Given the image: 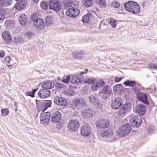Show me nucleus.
I'll return each mask as SVG.
<instances>
[{
	"label": "nucleus",
	"mask_w": 157,
	"mask_h": 157,
	"mask_svg": "<svg viewBox=\"0 0 157 157\" xmlns=\"http://www.w3.org/2000/svg\"><path fill=\"white\" fill-rule=\"evenodd\" d=\"M124 6L125 10L133 14L139 13L140 11V8L138 3L132 1H129L125 3Z\"/></svg>",
	"instance_id": "nucleus-1"
},
{
	"label": "nucleus",
	"mask_w": 157,
	"mask_h": 157,
	"mask_svg": "<svg viewBox=\"0 0 157 157\" xmlns=\"http://www.w3.org/2000/svg\"><path fill=\"white\" fill-rule=\"evenodd\" d=\"M132 130L131 127L128 124H126L121 126L117 130V134L120 137H123L128 135Z\"/></svg>",
	"instance_id": "nucleus-2"
},
{
	"label": "nucleus",
	"mask_w": 157,
	"mask_h": 157,
	"mask_svg": "<svg viewBox=\"0 0 157 157\" xmlns=\"http://www.w3.org/2000/svg\"><path fill=\"white\" fill-rule=\"evenodd\" d=\"M127 121L132 127H138L142 123L141 117L140 116L129 117H127Z\"/></svg>",
	"instance_id": "nucleus-3"
},
{
	"label": "nucleus",
	"mask_w": 157,
	"mask_h": 157,
	"mask_svg": "<svg viewBox=\"0 0 157 157\" xmlns=\"http://www.w3.org/2000/svg\"><path fill=\"white\" fill-rule=\"evenodd\" d=\"M49 8L56 12L59 11L61 9V5L59 0H49Z\"/></svg>",
	"instance_id": "nucleus-4"
},
{
	"label": "nucleus",
	"mask_w": 157,
	"mask_h": 157,
	"mask_svg": "<svg viewBox=\"0 0 157 157\" xmlns=\"http://www.w3.org/2000/svg\"><path fill=\"white\" fill-rule=\"evenodd\" d=\"M80 126V124L76 120H70L67 124V128L69 131L72 132L77 131Z\"/></svg>",
	"instance_id": "nucleus-5"
},
{
	"label": "nucleus",
	"mask_w": 157,
	"mask_h": 157,
	"mask_svg": "<svg viewBox=\"0 0 157 157\" xmlns=\"http://www.w3.org/2000/svg\"><path fill=\"white\" fill-rule=\"evenodd\" d=\"M122 104V100L120 98L116 97L112 100L110 106L113 109H117L121 107Z\"/></svg>",
	"instance_id": "nucleus-6"
},
{
	"label": "nucleus",
	"mask_w": 157,
	"mask_h": 157,
	"mask_svg": "<svg viewBox=\"0 0 157 157\" xmlns=\"http://www.w3.org/2000/svg\"><path fill=\"white\" fill-rule=\"evenodd\" d=\"M92 84L91 86V89L94 91H96L102 88L105 85V82L102 79L97 81L96 79H94V81Z\"/></svg>",
	"instance_id": "nucleus-7"
},
{
	"label": "nucleus",
	"mask_w": 157,
	"mask_h": 157,
	"mask_svg": "<svg viewBox=\"0 0 157 157\" xmlns=\"http://www.w3.org/2000/svg\"><path fill=\"white\" fill-rule=\"evenodd\" d=\"M79 13V10L73 6L67 10L66 12V14L68 17H75L77 16Z\"/></svg>",
	"instance_id": "nucleus-8"
},
{
	"label": "nucleus",
	"mask_w": 157,
	"mask_h": 157,
	"mask_svg": "<svg viewBox=\"0 0 157 157\" xmlns=\"http://www.w3.org/2000/svg\"><path fill=\"white\" fill-rule=\"evenodd\" d=\"M96 126L99 128H107L110 126V123L106 119H100L96 121Z\"/></svg>",
	"instance_id": "nucleus-9"
},
{
	"label": "nucleus",
	"mask_w": 157,
	"mask_h": 157,
	"mask_svg": "<svg viewBox=\"0 0 157 157\" xmlns=\"http://www.w3.org/2000/svg\"><path fill=\"white\" fill-rule=\"evenodd\" d=\"M88 69H86L84 71H82L79 76L72 75L71 77V82L72 83L77 84L81 82V77L82 74H85L87 73Z\"/></svg>",
	"instance_id": "nucleus-10"
},
{
	"label": "nucleus",
	"mask_w": 157,
	"mask_h": 157,
	"mask_svg": "<svg viewBox=\"0 0 157 157\" xmlns=\"http://www.w3.org/2000/svg\"><path fill=\"white\" fill-rule=\"evenodd\" d=\"M54 102L61 106H65L68 105V103L67 100L63 97H56L54 99Z\"/></svg>",
	"instance_id": "nucleus-11"
},
{
	"label": "nucleus",
	"mask_w": 157,
	"mask_h": 157,
	"mask_svg": "<svg viewBox=\"0 0 157 157\" xmlns=\"http://www.w3.org/2000/svg\"><path fill=\"white\" fill-rule=\"evenodd\" d=\"M50 115V113L48 112L42 114L40 117V123L44 125L47 124L49 121Z\"/></svg>",
	"instance_id": "nucleus-12"
},
{
	"label": "nucleus",
	"mask_w": 157,
	"mask_h": 157,
	"mask_svg": "<svg viewBox=\"0 0 157 157\" xmlns=\"http://www.w3.org/2000/svg\"><path fill=\"white\" fill-rule=\"evenodd\" d=\"M33 25L38 30L44 29V21L43 19L40 18L35 19Z\"/></svg>",
	"instance_id": "nucleus-13"
},
{
	"label": "nucleus",
	"mask_w": 157,
	"mask_h": 157,
	"mask_svg": "<svg viewBox=\"0 0 157 157\" xmlns=\"http://www.w3.org/2000/svg\"><path fill=\"white\" fill-rule=\"evenodd\" d=\"M96 115L95 111L90 109H83L82 112V115L83 117L89 118L92 117Z\"/></svg>",
	"instance_id": "nucleus-14"
},
{
	"label": "nucleus",
	"mask_w": 157,
	"mask_h": 157,
	"mask_svg": "<svg viewBox=\"0 0 157 157\" xmlns=\"http://www.w3.org/2000/svg\"><path fill=\"white\" fill-rule=\"evenodd\" d=\"M81 135L85 137L89 136L91 132V129L88 124L82 126L80 129Z\"/></svg>",
	"instance_id": "nucleus-15"
},
{
	"label": "nucleus",
	"mask_w": 157,
	"mask_h": 157,
	"mask_svg": "<svg viewBox=\"0 0 157 157\" xmlns=\"http://www.w3.org/2000/svg\"><path fill=\"white\" fill-rule=\"evenodd\" d=\"M51 121L52 123L59 122L61 119L62 116L61 113L58 111L53 113L51 115Z\"/></svg>",
	"instance_id": "nucleus-16"
},
{
	"label": "nucleus",
	"mask_w": 157,
	"mask_h": 157,
	"mask_svg": "<svg viewBox=\"0 0 157 157\" xmlns=\"http://www.w3.org/2000/svg\"><path fill=\"white\" fill-rule=\"evenodd\" d=\"M113 132L112 128H109L108 129L103 131L100 133V135L102 137L107 138L113 137Z\"/></svg>",
	"instance_id": "nucleus-17"
},
{
	"label": "nucleus",
	"mask_w": 157,
	"mask_h": 157,
	"mask_svg": "<svg viewBox=\"0 0 157 157\" xmlns=\"http://www.w3.org/2000/svg\"><path fill=\"white\" fill-rule=\"evenodd\" d=\"M2 36L4 40L7 44H9L12 42V36L9 31H4L2 33Z\"/></svg>",
	"instance_id": "nucleus-18"
},
{
	"label": "nucleus",
	"mask_w": 157,
	"mask_h": 157,
	"mask_svg": "<svg viewBox=\"0 0 157 157\" xmlns=\"http://www.w3.org/2000/svg\"><path fill=\"white\" fill-rule=\"evenodd\" d=\"M27 5V2L26 1L21 0L15 4L14 7L17 10H21L25 8Z\"/></svg>",
	"instance_id": "nucleus-19"
},
{
	"label": "nucleus",
	"mask_w": 157,
	"mask_h": 157,
	"mask_svg": "<svg viewBox=\"0 0 157 157\" xmlns=\"http://www.w3.org/2000/svg\"><path fill=\"white\" fill-rule=\"evenodd\" d=\"M90 102L95 106H101V104L98 99L95 95H92L89 97Z\"/></svg>",
	"instance_id": "nucleus-20"
},
{
	"label": "nucleus",
	"mask_w": 157,
	"mask_h": 157,
	"mask_svg": "<svg viewBox=\"0 0 157 157\" xmlns=\"http://www.w3.org/2000/svg\"><path fill=\"white\" fill-rule=\"evenodd\" d=\"M36 104V108L37 111L39 112H43L46 110L44 106V103L41 101L36 99L35 100Z\"/></svg>",
	"instance_id": "nucleus-21"
},
{
	"label": "nucleus",
	"mask_w": 157,
	"mask_h": 157,
	"mask_svg": "<svg viewBox=\"0 0 157 157\" xmlns=\"http://www.w3.org/2000/svg\"><path fill=\"white\" fill-rule=\"evenodd\" d=\"M50 94V92L46 89L40 90L38 92V96L41 98H45L48 97Z\"/></svg>",
	"instance_id": "nucleus-22"
},
{
	"label": "nucleus",
	"mask_w": 157,
	"mask_h": 157,
	"mask_svg": "<svg viewBox=\"0 0 157 157\" xmlns=\"http://www.w3.org/2000/svg\"><path fill=\"white\" fill-rule=\"evenodd\" d=\"M146 111V108L141 104H139L136 108V111L138 114L143 115L145 113Z\"/></svg>",
	"instance_id": "nucleus-23"
},
{
	"label": "nucleus",
	"mask_w": 157,
	"mask_h": 157,
	"mask_svg": "<svg viewBox=\"0 0 157 157\" xmlns=\"http://www.w3.org/2000/svg\"><path fill=\"white\" fill-rule=\"evenodd\" d=\"M138 99L143 102L144 103L146 104H149L148 101L147 100V97L145 94L141 93H140L139 94L138 96Z\"/></svg>",
	"instance_id": "nucleus-24"
},
{
	"label": "nucleus",
	"mask_w": 157,
	"mask_h": 157,
	"mask_svg": "<svg viewBox=\"0 0 157 157\" xmlns=\"http://www.w3.org/2000/svg\"><path fill=\"white\" fill-rule=\"evenodd\" d=\"M54 86V84L51 81H45L44 82L42 85V87L44 89H50Z\"/></svg>",
	"instance_id": "nucleus-25"
},
{
	"label": "nucleus",
	"mask_w": 157,
	"mask_h": 157,
	"mask_svg": "<svg viewBox=\"0 0 157 157\" xmlns=\"http://www.w3.org/2000/svg\"><path fill=\"white\" fill-rule=\"evenodd\" d=\"M19 21L20 24L23 26L25 25L27 18L26 16L24 14H21L19 17Z\"/></svg>",
	"instance_id": "nucleus-26"
},
{
	"label": "nucleus",
	"mask_w": 157,
	"mask_h": 157,
	"mask_svg": "<svg viewBox=\"0 0 157 157\" xmlns=\"http://www.w3.org/2000/svg\"><path fill=\"white\" fill-rule=\"evenodd\" d=\"M73 105L76 108H78L83 107L85 105V103L80 100L75 99L74 100Z\"/></svg>",
	"instance_id": "nucleus-27"
},
{
	"label": "nucleus",
	"mask_w": 157,
	"mask_h": 157,
	"mask_svg": "<svg viewBox=\"0 0 157 157\" xmlns=\"http://www.w3.org/2000/svg\"><path fill=\"white\" fill-rule=\"evenodd\" d=\"M74 4L71 0H66L63 2V7L65 9L68 7L71 8L73 6Z\"/></svg>",
	"instance_id": "nucleus-28"
},
{
	"label": "nucleus",
	"mask_w": 157,
	"mask_h": 157,
	"mask_svg": "<svg viewBox=\"0 0 157 157\" xmlns=\"http://www.w3.org/2000/svg\"><path fill=\"white\" fill-rule=\"evenodd\" d=\"M94 79L93 78H89L85 77L83 78L82 75L81 77V82H83L85 83H87L90 84H92L93 82H94Z\"/></svg>",
	"instance_id": "nucleus-29"
},
{
	"label": "nucleus",
	"mask_w": 157,
	"mask_h": 157,
	"mask_svg": "<svg viewBox=\"0 0 157 157\" xmlns=\"http://www.w3.org/2000/svg\"><path fill=\"white\" fill-rule=\"evenodd\" d=\"M102 92L106 94H110L112 93V91L108 85H106L102 89Z\"/></svg>",
	"instance_id": "nucleus-30"
},
{
	"label": "nucleus",
	"mask_w": 157,
	"mask_h": 157,
	"mask_svg": "<svg viewBox=\"0 0 157 157\" xmlns=\"http://www.w3.org/2000/svg\"><path fill=\"white\" fill-rule=\"evenodd\" d=\"M107 21H108V23L113 28H115L117 25V21L116 20H114L112 18H108L107 19Z\"/></svg>",
	"instance_id": "nucleus-31"
},
{
	"label": "nucleus",
	"mask_w": 157,
	"mask_h": 157,
	"mask_svg": "<svg viewBox=\"0 0 157 157\" xmlns=\"http://www.w3.org/2000/svg\"><path fill=\"white\" fill-rule=\"evenodd\" d=\"M82 2L84 6L88 7L92 6L93 0H82Z\"/></svg>",
	"instance_id": "nucleus-32"
},
{
	"label": "nucleus",
	"mask_w": 157,
	"mask_h": 157,
	"mask_svg": "<svg viewBox=\"0 0 157 157\" xmlns=\"http://www.w3.org/2000/svg\"><path fill=\"white\" fill-rule=\"evenodd\" d=\"M40 6L43 10H48V4L46 1H43L40 2Z\"/></svg>",
	"instance_id": "nucleus-33"
},
{
	"label": "nucleus",
	"mask_w": 157,
	"mask_h": 157,
	"mask_svg": "<svg viewBox=\"0 0 157 157\" xmlns=\"http://www.w3.org/2000/svg\"><path fill=\"white\" fill-rule=\"evenodd\" d=\"M38 89H34L32 90V91H28L25 93V94L26 96H29L32 98L35 97V93L37 91Z\"/></svg>",
	"instance_id": "nucleus-34"
},
{
	"label": "nucleus",
	"mask_w": 157,
	"mask_h": 157,
	"mask_svg": "<svg viewBox=\"0 0 157 157\" xmlns=\"http://www.w3.org/2000/svg\"><path fill=\"white\" fill-rule=\"evenodd\" d=\"M123 84L126 86L133 87L136 85V82L135 81H131L129 80H127L124 82Z\"/></svg>",
	"instance_id": "nucleus-35"
},
{
	"label": "nucleus",
	"mask_w": 157,
	"mask_h": 157,
	"mask_svg": "<svg viewBox=\"0 0 157 157\" xmlns=\"http://www.w3.org/2000/svg\"><path fill=\"white\" fill-rule=\"evenodd\" d=\"M53 22V18L51 16H48L46 17V23L47 25H52V24Z\"/></svg>",
	"instance_id": "nucleus-36"
},
{
	"label": "nucleus",
	"mask_w": 157,
	"mask_h": 157,
	"mask_svg": "<svg viewBox=\"0 0 157 157\" xmlns=\"http://www.w3.org/2000/svg\"><path fill=\"white\" fill-rule=\"evenodd\" d=\"M122 108L124 109L127 112L131 108V104L129 102H126L122 106Z\"/></svg>",
	"instance_id": "nucleus-37"
},
{
	"label": "nucleus",
	"mask_w": 157,
	"mask_h": 157,
	"mask_svg": "<svg viewBox=\"0 0 157 157\" xmlns=\"http://www.w3.org/2000/svg\"><path fill=\"white\" fill-rule=\"evenodd\" d=\"M127 113V112L122 107H121L118 112V115L122 117L124 116Z\"/></svg>",
	"instance_id": "nucleus-38"
},
{
	"label": "nucleus",
	"mask_w": 157,
	"mask_h": 157,
	"mask_svg": "<svg viewBox=\"0 0 157 157\" xmlns=\"http://www.w3.org/2000/svg\"><path fill=\"white\" fill-rule=\"evenodd\" d=\"M70 80L71 81V79L70 75H64L63 77L62 82L66 83H68Z\"/></svg>",
	"instance_id": "nucleus-39"
},
{
	"label": "nucleus",
	"mask_w": 157,
	"mask_h": 157,
	"mask_svg": "<svg viewBox=\"0 0 157 157\" xmlns=\"http://www.w3.org/2000/svg\"><path fill=\"white\" fill-rule=\"evenodd\" d=\"M46 110L51 106L52 101L51 100H46L44 102Z\"/></svg>",
	"instance_id": "nucleus-40"
},
{
	"label": "nucleus",
	"mask_w": 157,
	"mask_h": 157,
	"mask_svg": "<svg viewBox=\"0 0 157 157\" xmlns=\"http://www.w3.org/2000/svg\"><path fill=\"white\" fill-rule=\"evenodd\" d=\"M89 14H86L82 17V21L83 23H88L89 22Z\"/></svg>",
	"instance_id": "nucleus-41"
},
{
	"label": "nucleus",
	"mask_w": 157,
	"mask_h": 157,
	"mask_svg": "<svg viewBox=\"0 0 157 157\" xmlns=\"http://www.w3.org/2000/svg\"><path fill=\"white\" fill-rule=\"evenodd\" d=\"M98 3L101 8H104L106 7L105 0H98Z\"/></svg>",
	"instance_id": "nucleus-42"
},
{
	"label": "nucleus",
	"mask_w": 157,
	"mask_h": 157,
	"mask_svg": "<svg viewBox=\"0 0 157 157\" xmlns=\"http://www.w3.org/2000/svg\"><path fill=\"white\" fill-rule=\"evenodd\" d=\"M120 5V3L119 2L115 0L112 2V6L114 8H118Z\"/></svg>",
	"instance_id": "nucleus-43"
},
{
	"label": "nucleus",
	"mask_w": 157,
	"mask_h": 157,
	"mask_svg": "<svg viewBox=\"0 0 157 157\" xmlns=\"http://www.w3.org/2000/svg\"><path fill=\"white\" fill-rule=\"evenodd\" d=\"M1 115L3 116H5L7 115L9 113V110L6 109H2L1 110Z\"/></svg>",
	"instance_id": "nucleus-44"
},
{
	"label": "nucleus",
	"mask_w": 157,
	"mask_h": 157,
	"mask_svg": "<svg viewBox=\"0 0 157 157\" xmlns=\"http://www.w3.org/2000/svg\"><path fill=\"white\" fill-rule=\"evenodd\" d=\"M6 13L3 11L1 10L0 11V21H3L5 18Z\"/></svg>",
	"instance_id": "nucleus-45"
},
{
	"label": "nucleus",
	"mask_w": 157,
	"mask_h": 157,
	"mask_svg": "<svg viewBox=\"0 0 157 157\" xmlns=\"http://www.w3.org/2000/svg\"><path fill=\"white\" fill-rule=\"evenodd\" d=\"M121 86V84H118L114 86L113 90H114L115 92L118 91L120 90V87Z\"/></svg>",
	"instance_id": "nucleus-46"
},
{
	"label": "nucleus",
	"mask_w": 157,
	"mask_h": 157,
	"mask_svg": "<svg viewBox=\"0 0 157 157\" xmlns=\"http://www.w3.org/2000/svg\"><path fill=\"white\" fill-rule=\"evenodd\" d=\"M74 58L76 59L81 58L82 57V54L81 53H74L73 54Z\"/></svg>",
	"instance_id": "nucleus-47"
},
{
	"label": "nucleus",
	"mask_w": 157,
	"mask_h": 157,
	"mask_svg": "<svg viewBox=\"0 0 157 157\" xmlns=\"http://www.w3.org/2000/svg\"><path fill=\"white\" fill-rule=\"evenodd\" d=\"M5 61L8 63L10 64L14 65V63L12 62L13 60L11 59V58L10 56L6 57L5 58Z\"/></svg>",
	"instance_id": "nucleus-48"
},
{
	"label": "nucleus",
	"mask_w": 157,
	"mask_h": 157,
	"mask_svg": "<svg viewBox=\"0 0 157 157\" xmlns=\"http://www.w3.org/2000/svg\"><path fill=\"white\" fill-rule=\"evenodd\" d=\"M123 78L124 77H118L117 76H115L114 78V80L116 82H120Z\"/></svg>",
	"instance_id": "nucleus-49"
},
{
	"label": "nucleus",
	"mask_w": 157,
	"mask_h": 157,
	"mask_svg": "<svg viewBox=\"0 0 157 157\" xmlns=\"http://www.w3.org/2000/svg\"><path fill=\"white\" fill-rule=\"evenodd\" d=\"M149 67L151 68L157 70V64H149Z\"/></svg>",
	"instance_id": "nucleus-50"
},
{
	"label": "nucleus",
	"mask_w": 157,
	"mask_h": 157,
	"mask_svg": "<svg viewBox=\"0 0 157 157\" xmlns=\"http://www.w3.org/2000/svg\"><path fill=\"white\" fill-rule=\"evenodd\" d=\"M5 55V52L3 50H2L0 52V57L3 58L4 57Z\"/></svg>",
	"instance_id": "nucleus-51"
},
{
	"label": "nucleus",
	"mask_w": 157,
	"mask_h": 157,
	"mask_svg": "<svg viewBox=\"0 0 157 157\" xmlns=\"http://www.w3.org/2000/svg\"><path fill=\"white\" fill-rule=\"evenodd\" d=\"M25 35H26V36L29 37V38H30V37L31 36H32V35H33V34L32 32H28L25 34Z\"/></svg>",
	"instance_id": "nucleus-52"
},
{
	"label": "nucleus",
	"mask_w": 157,
	"mask_h": 157,
	"mask_svg": "<svg viewBox=\"0 0 157 157\" xmlns=\"http://www.w3.org/2000/svg\"><path fill=\"white\" fill-rule=\"evenodd\" d=\"M4 2V0H0V6H3Z\"/></svg>",
	"instance_id": "nucleus-53"
},
{
	"label": "nucleus",
	"mask_w": 157,
	"mask_h": 157,
	"mask_svg": "<svg viewBox=\"0 0 157 157\" xmlns=\"http://www.w3.org/2000/svg\"><path fill=\"white\" fill-rule=\"evenodd\" d=\"M12 64H10V65H7V67L10 69L12 68Z\"/></svg>",
	"instance_id": "nucleus-54"
},
{
	"label": "nucleus",
	"mask_w": 157,
	"mask_h": 157,
	"mask_svg": "<svg viewBox=\"0 0 157 157\" xmlns=\"http://www.w3.org/2000/svg\"><path fill=\"white\" fill-rule=\"evenodd\" d=\"M33 2L35 3H37L39 1V0H33Z\"/></svg>",
	"instance_id": "nucleus-55"
},
{
	"label": "nucleus",
	"mask_w": 157,
	"mask_h": 157,
	"mask_svg": "<svg viewBox=\"0 0 157 157\" xmlns=\"http://www.w3.org/2000/svg\"><path fill=\"white\" fill-rule=\"evenodd\" d=\"M11 21L10 20H7L6 21V23H10Z\"/></svg>",
	"instance_id": "nucleus-56"
}]
</instances>
